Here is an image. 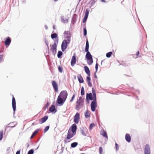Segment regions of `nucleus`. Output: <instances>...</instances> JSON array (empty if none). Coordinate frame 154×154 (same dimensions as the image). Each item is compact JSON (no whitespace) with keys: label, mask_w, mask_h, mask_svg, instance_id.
<instances>
[{"label":"nucleus","mask_w":154,"mask_h":154,"mask_svg":"<svg viewBox=\"0 0 154 154\" xmlns=\"http://www.w3.org/2000/svg\"><path fill=\"white\" fill-rule=\"evenodd\" d=\"M75 134V133L73 132L72 131H71L70 129H69L67 133V137L65 138L64 140V143H66L69 142V140Z\"/></svg>","instance_id":"obj_1"},{"label":"nucleus","mask_w":154,"mask_h":154,"mask_svg":"<svg viewBox=\"0 0 154 154\" xmlns=\"http://www.w3.org/2000/svg\"><path fill=\"white\" fill-rule=\"evenodd\" d=\"M84 98L82 97H80L79 99L76 102V105L75 106V109L77 110H79L80 108V107L82 106L83 105Z\"/></svg>","instance_id":"obj_2"},{"label":"nucleus","mask_w":154,"mask_h":154,"mask_svg":"<svg viewBox=\"0 0 154 154\" xmlns=\"http://www.w3.org/2000/svg\"><path fill=\"white\" fill-rule=\"evenodd\" d=\"M92 94L91 93L89 94L87 93L86 94V99H88L90 100H94V95H95V97L96 98V95L95 92V91L94 88L92 89Z\"/></svg>","instance_id":"obj_3"},{"label":"nucleus","mask_w":154,"mask_h":154,"mask_svg":"<svg viewBox=\"0 0 154 154\" xmlns=\"http://www.w3.org/2000/svg\"><path fill=\"white\" fill-rule=\"evenodd\" d=\"M70 40H64L61 45V49L62 51H64L67 48V45L70 43Z\"/></svg>","instance_id":"obj_4"},{"label":"nucleus","mask_w":154,"mask_h":154,"mask_svg":"<svg viewBox=\"0 0 154 154\" xmlns=\"http://www.w3.org/2000/svg\"><path fill=\"white\" fill-rule=\"evenodd\" d=\"M58 38H57L56 39V41L52 45H50L51 47L50 50L54 54H55L57 51V44L58 43Z\"/></svg>","instance_id":"obj_5"},{"label":"nucleus","mask_w":154,"mask_h":154,"mask_svg":"<svg viewBox=\"0 0 154 154\" xmlns=\"http://www.w3.org/2000/svg\"><path fill=\"white\" fill-rule=\"evenodd\" d=\"M94 100L91 102V110L93 112L95 110L96 108L97 107L96 98L95 97V95H94Z\"/></svg>","instance_id":"obj_6"},{"label":"nucleus","mask_w":154,"mask_h":154,"mask_svg":"<svg viewBox=\"0 0 154 154\" xmlns=\"http://www.w3.org/2000/svg\"><path fill=\"white\" fill-rule=\"evenodd\" d=\"M67 95L68 94L67 92L66 91H62L60 92L59 96H60V97L63 98L64 102H65L66 98H67Z\"/></svg>","instance_id":"obj_7"},{"label":"nucleus","mask_w":154,"mask_h":154,"mask_svg":"<svg viewBox=\"0 0 154 154\" xmlns=\"http://www.w3.org/2000/svg\"><path fill=\"white\" fill-rule=\"evenodd\" d=\"M80 114L77 112L75 115L74 117V121L76 124H78L79 122L80 119Z\"/></svg>","instance_id":"obj_8"},{"label":"nucleus","mask_w":154,"mask_h":154,"mask_svg":"<svg viewBox=\"0 0 154 154\" xmlns=\"http://www.w3.org/2000/svg\"><path fill=\"white\" fill-rule=\"evenodd\" d=\"M145 154H150V149L149 145L148 144H146L145 146L144 149Z\"/></svg>","instance_id":"obj_9"},{"label":"nucleus","mask_w":154,"mask_h":154,"mask_svg":"<svg viewBox=\"0 0 154 154\" xmlns=\"http://www.w3.org/2000/svg\"><path fill=\"white\" fill-rule=\"evenodd\" d=\"M52 85L55 91L57 92L58 91V85L55 81H53L52 82Z\"/></svg>","instance_id":"obj_10"},{"label":"nucleus","mask_w":154,"mask_h":154,"mask_svg":"<svg viewBox=\"0 0 154 154\" xmlns=\"http://www.w3.org/2000/svg\"><path fill=\"white\" fill-rule=\"evenodd\" d=\"M48 116H45L41 119H39V123L40 124H42L45 122L48 119Z\"/></svg>","instance_id":"obj_11"},{"label":"nucleus","mask_w":154,"mask_h":154,"mask_svg":"<svg viewBox=\"0 0 154 154\" xmlns=\"http://www.w3.org/2000/svg\"><path fill=\"white\" fill-rule=\"evenodd\" d=\"M65 35L66 37V38L68 40H70L71 37V34L70 32L69 31H66L64 32Z\"/></svg>","instance_id":"obj_12"},{"label":"nucleus","mask_w":154,"mask_h":154,"mask_svg":"<svg viewBox=\"0 0 154 154\" xmlns=\"http://www.w3.org/2000/svg\"><path fill=\"white\" fill-rule=\"evenodd\" d=\"M57 101L58 104L62 105L64 102L63 98L60 97L59 96L58 97Z\"/></svg>","instance_id":"obj_13"},{"label":"nucleus","mask_w":154,"mask_h":154,"mask_svg":"<svg viewBox=\"0 0 154 154\" xmlns=\"http://www.w3.org/2000/svg\"><path fill=\"white\" fill-rule=\"evenodd\" d=\"M16 101L14 97L13 96L12 100V105L14 111H15L16 109Z\"/></svg>","instance_id":"obj_14"},{"label":"nucleus","mask_w":154,"mask_h":154,"mask_svg":"<svg viewBox=\"0 0 154 154\" xmlns=\"http://www.w3.org/2000/svg\"><path fill=\"white\" fill-rule=\"evenodd\" d=\"M76 62V57L75 55L73 56L72 58L71 61V65L72 66H73L75 64Z\"/></svg>","instance_id":"obj_15"},{"label":"nucleus","mask_w":154,"mask_h":154,"mask_svg":"<svg viewBox=\"0 0 154 154\" xmlns=\"http://www.w3.org/2000/svg\"><path fill=\"white\" fill-rule=\"evenodd\" d=\"M77 129V127L76 125L75 124H73L71 126V131H72L73 132L75 133Z\"/></svg>","instance_id":"obj_16"},{"label":"nucleus","mask_w":154,"mask_h":154,"mask_svg":"<svg viewBox=\"0 0 154 154\" xmlns=\"http://www.w3.org/2000/svg\"><path fill=\"white\" fill-rule=\"evenodd\" d=\"M125 139L128 142H130L131 141V137L130 135L128 134H126L125 136Z\"/></svg>","instance_id":"obj_17"},{"label":"nucleus","mask_w":154,"mask_h":154,"mask_svg":"<svg viewBox=\"0 0 154 154\" xmlns=\"http://www.w3.org/2000/svg\"><path fill=\"white\" fill-rule=\"evenodd\" d=\"M11 42V39L9 37H8L7 39L5 41V45L8 46Z\"/></svg>","instance_id":"obj_18"},{"label":"nucleus","mask_w":154,"mask_h":154,"mask_svg":"<svg viewBox=\"0 0 154 154\" xmlns=\"http://www.w3.org/2000/svg\"><path fill=\"white\" fill-rule=\"evenodd\" d=\"M84 69L86 73L90 76V72L89 68L87 66H85Z\"/></svg>","instance_id":"obj_19"},{"label":"nucleus","mask_w":154,"mask_h":154,"mask_svg":"<svg viewBox=\"0 0 154 154\" xmlns=\"http://www.w3.org/2000/svg\"><path fill=\"white\" fill-rule=\"evenodd\" d=\"M100 134L103 136L108 139V136L106 132L104 130H103L102 131Z\"/></svg>","instance_id":"obj_20"},{"label":"nucleus","mask_w":154,"mask_h":154,"mask_svg":"<svg viewBox=\"0 0 154 154\" xmlns=\"http://www.w3.org/2000/svg\"><path fill=\"white\" fill-rule=\"evenodd\" d=\"M78 80L80 83H83L84 82L83 79L81 75L77 76Z\"/></svg>","instance_id":"obj_21"},{"label":"nucleus","mask_w":154,"mask_h":154,"mask_svg":"<svg viewBox=\"0 0 154 154\" xmlns=\"http://www.w3.org/2000/svg\"><path fill=\"white\" fill-rule=\"evenodd\" d=\"M87 53L86 55V58L87 59H90V58H92V57L91 54H90L89 52L88 51L86 52Z\"/></svg>","instance_id":"obj_22"},{"label":"nucleus","mask_w":154,"mask_h":154,"mask_svg":"<svg viewBox=\"0 0 154 154\" xmlns=\"http://www.w3.org/2000/svg\"><path fill=\"white\" fill-rule=\"evenodd\" d=\"M55 110V106L54 105H52L49 108V111L51 112H54Z\"/></svg>","instance_id":"obj_23"},{"label":"nucleus","mask_w":154,"mask_h":154,"mask_svg":"<svg viewBox=\"0 0 154 154\" xmlns=\"http://www.w3.org/2000/svg\"><path fill=\"white\" fill-rule=\"evenodd\" d=\"M89 49V43L88 40L86 41V45L85 48V52H87L88 51Z\"/></svg>","instance_id":"obj_24"},{"label":"nucleus","mask_w":154,"mask_h":154,"mask_svg":"<svg viewBox=\"0 0 154 154\" xmlns=\"http://www.w3.org/2000/svg\"><path fill=\"white\" fill-rule=\"evenodd\" d=\"M87 63L89 65H91L93 62V60L92 58H90V59H87Z\"/></svg>","instance_id":"obj_25"},{"label":"nucleus","mask_w":154,"mask_h":154,"mask_svg":"<svg viewBox=\"0 0 154 154\" xmlns=\"http://www.w3.org/2000/svg\"><path fill=\"white\" fill-rule=\"evenodd\" d=\"M85 116L86 118H88L90 116V115L88 111L87 110L85 114Z\"/></svg>","instance_id":"obj_26"},{"label":"nucleus","mask_w":154,"mask_h":154,"mask_svg":"<svg viewBox=\"0 0 154 154\" xmlns=\"http://www.w3.org/2000/svg\"><path fill=\"white\" fill-rule=\"evenodd\" d=\"M78 144L77 142H75L72 143L71 145V147L74 148L76 147Z\"/></svg>","instance_id":"obj_27"},{"label":"nucleus","mask_w":154,"mask_h":154,"mask_svg":"<svg viewBox=\"0 0 154 154\" xmlns=\"http://www.w3.org/2000/svg\"><path fill=\"white\" fill-rule=\"evenodd\" d=\"M89 13V11L88 9H86L85 11L84 17L88 18V14Z\"/></svg>","instance_id":"obj_28"},{"label":"nucleus","mask_w":154,"mask_h":154,"mask_svg":"<svg viewBox=\"0 0 154 154\" xmlns=\"http://www.w3.org/2000/svg\"><path fill=\"white\" fill-rule=\"evenodd\" d=\"M57 35L56 33L52 34L51 35V38L53 39H54V38H57Z\"/></svg>","instance_id":"obj_29"},{"label":"nucleus","mask_w":154,"mask_h":154,"mask_svg":"<svg viewBox=\"0 0 154 154\" xmlns=\"http://www.w3.org/2000/svg\"><path fill=\"white\" fill-rule=\"evenodd\" d=\"M38 130H36L34 131L30 137L31 139H32L38 132Z\"/></svg>","instance_id":"obj_30"},{"label":"nucleus","mask_w":154,"mask_h":154,"mask_svg":"<svg viewBox=\"0 0 154 154\" xmlns=\"http://www.w3.org/2000/svg\"><path fill=\"white\" fill-rule=\"evenodd\" d=\"M95 126V125L94 123H92L89 126V129L91 130Z\"/></svg>","instance_id":"obj_31"},{"label":"nucleus","mask_w":154,"mask_h":154,"mask_svg":"<svg viewBox=\"0 0 154 154\" xmlns=\"http://www.w3.org/2000/svg\"><path fill=\"white\" fill-rule=\"evenodd\" d=\"M81 94L82 95H84L85 94V90L83 86L81 88Z\"/></svg>","instance_id":"obj_32"},{"label":"nucleus","mask_w":154,"mask_h":154,"mask_svg":"<svg viewBox=\"0 0 154 154\" xmlns=\"http://www.w3.org/2000/svg\"><path fill=\"white\" fill-rule=\"evenodd\" d=\"M112 52H109L108 53H107L106 54V56L107 57H109L111 56V55H112Z\"/></svg>","instance_id":"obj_33"},{"label":"nucleus","mask_w":154,"mask_h":154,"mask_svg":"<svg viewBox=\"0 0 154 154\" xmlns=\"http://www.w3.org/2000/svg\"><path fill=\"white\" fill-rule=\"evenodd\" d=\"M63 53L61 51H59L58 53L57 57L58 58H60V56L62 55Z\"/></svg>","instance_id":"obj_34"},{"label":"nucleus","mask_w":154,"mask_h":154,"mask_svg":"<svg viewBox=\"0 0 154 154\" xmlns=\"http://www.w3.org/2000/svg\"><path fill=\"white\" fill-rule=\"evenodd\" d=\"M49 126H47L45 128L44 130V133H45L49 129Z\"/></svg>","instance_id":"obj_35"},{"label":"nucleus","mask_w":154,"mask_h":154,"mask_svg":"<svg viewBox=\"0 0 154 154\" xmlns=\"http://www.w3.org/2000/svg\"><path fill=\"white\" fill-rule=\"evenodd\" d=\"M33 149H31L28 151L27 154H33Z\"/></svg>","instance_id":"obj_36"},{"label":"nucleus","mask_w":154,"mask_h":154,"mask_svg":"<svg viewBox=\"0 0 154 154\" xmlns=\"http://www.w3.org/2000/svg\"><path fill=\"white\" fill-rule=\"evenodd\" d=\"M58 69L59 71L60 72H63V69L60 66H59L58 67Z\"/></svg>","instance_id":"obj_37"},{"label":"nucleus","mask_w":154,"mask_h":154,"mask_svg":"<svg viewBox=\"0 0 154 154\" xmlns=\"http://www.w3.org/2000/svg\"><path fill=\"white\" fill-rule=\"evenodd\" d=\"M3 131H0V140H2L3 137Z\"/></svg>","instance_id":"obj_38"},{"label":"nucleus","mask_w":154,"mask_h":154,"mask_svg":"<svg viewBox=\"0 0 154 154\" xmlns=\"http://www.w3.org/2000/svg\"><path fill=\"white\" fill-rule=\"evenodd\" d=\"M99 153L100 154H102L103 148L101 147H100L99 148Z\"/></svg>","instance_id":"obj_39"},{"label":"nucleus","mask_w":154,"mask_h":154,"mask_svg":"<svg viewBox=\"0 0 154 154\" xmlns=\"http://www.w3.org/2000/svg\"><path fill=\"white\" fill-rule=\"evenodd\" d=\"M75 94H74L73 95V96L71 99V100L70 101V102H72L74 100V99H75Z\"/></svg>","instance_id":"obj_40"},{"label":"nucleus","mask_w":154,"mask_h":154,"mask_svg":"<svg viewBox=\"0 0 154 154\" xmlns=\"http://www.w3.org/2000/svg\"><path fill=\"white\" fill-rule=\"evenodd\" d=\"M84 31V34L85 36H86L87 34V30L86 29V28H84L83 29Z\"/></svg>","instance_id":"obj_41"},{"label":"nucleus","mask_w":154,"mask_h":154,"mask_svg":"<svg viewBox=\"0 0 154 154\" xmlns=\"http://www.w3.org/2000/svg\"><path fill=\"white\" fill-rule=\"evenodd\" d=\"M3 55H0V63L3 61Z\"/></svg>","instance_id":"obj_42"},{"label":"nucleus","mask_w":154,"mask_h":154,"mask_svg":"<svg viewBox=\"0 0 154 154\" xmlns=\"http://www.w3.org/2000/svg\"><path fill=\"white\" fill-rule=\"evenodd\" d=\"M139 54V52L138 51L136 53V57H134L136 58H137L138 57V55Z\"/></svg>","instance_id":"obj_43"},{"label":"nucleus","mask_w":154,"mask_h":154,"mask_svg":"<svg viewBox=\"0 0 154 154\" xmlns=\"http://www.w3.org/2000/svg\"><path fill=\"white\" fill-rule=\"evenodd\" d=\"M98 68V64L97 63H96V65H95V69H96V72H97V69Z\"/></svg>","instance_id":"obj_44"},{"label":"nucleus","mask_w":154,"mask_h":154,"mask_svg":"<svg viewBox=\"0 0 154 154\" xmlns=\"http://www.w3.org/2000/svg\"><path fill=\"white\" fill-rule=\"evenodd\" d=\"M62 22L63 23H65L66 22H67L68 21V20L66 19H62Z\"/></svg>","instance_id":"obj_45"},{"label":"nucleus","mask_w":154,"mask_h":154,"mask_svg":"<svg viewBox=\"0 0 154 154\" xmlns=\"http://www.w3.org/2000/svg\"><path fill=\"white\" fill-rule=\"evenodd\" d=\"M88 85L90 87H91L92 86V84L90 82H88Z\"/></svg>","instance_id":"obj_46"},{"label":"nucleus","mask_w":154,"mask_h":154,"mask_svg":"<svg viewBox=\"0 0 154 154\" xmlns=\"http://www.w3.org/2000/svg\"><path fill=\"white\" fill-rule=\"evenodd\" d=\"M97 1V0H92V2H91L92 5L94 4Z\"/></svg>","instance_id":"obj_47"},{"label":"nucleus","mask_w":154,"mask_h":154,"mask_svg":"<svg viewBox=\"0 0 154 154\" xmlns=\"http://www.w3.org/2000/svg\"><path fill=\"white\" fill-rule=\"evenodd\" d=\"M87 80L88 82H90L91 80V78L89 76H88L87 77Z\"/></svg>","instance_id":"obj_48"},{"label":"nucleus","mask_w":154,"mask_h":154,"mask_svg":"<svg viewBox=\"0 0 154 154\" xmlns=\"http://www.w3.org/2000/svg\"><path fill=\"white\" fill-rule=\"evenodd\" d=\"M87 19V18H85L84 17L83 20V22L84 23H85Z\"/></svg>","instance_id":"obj_49"},{"label":"nucleus","mask_w":154,"mask_h":154,"mask_svg":"<svg viewBox=\"0 0 154 154\" xmlns=\"http://www.w3.org/2000/svg\"><path fill=\"white\" fill-rule=\"evenodd\" d=\"M115 145H116V150H118V149H119L118 147V145L117 143H116Z\"/></svg>","instance_id":"obj_50"},{"label":"nucleus","mask_w":154,"mask_h":154,"mask_svg":"<svg viewBox=\"0 0 154 154\" xmlns=\"http://www.w3.org/2000/svg\"><path fill=\"white\" fill-rule=\"evenodd\" d=\"M16 154H19V150L17 151Z\"/></svg>","instance_id":"obj_51"},{"label":"nucleus","mask_w":154,"mask_h":154,"mask_svg":"<svg viewBox=\"0 0 154 154\" xmlns=\"http://www.w3.org/2000/svg\"><path fill=\"white\" fill-rule=\"evenodd\" d=\"M101 1L102 2H105L106 1L104 0H101Z\"/></svg>","instance_id":"obj_52"},{"label":"nucleus","mask_w":154,"mask_h":154,"mask_svg":"<svg viewBox=\"0 0 154 154\" xmlns=\"http://www.w3.org/2000/svg\"><path fill=\"white\" fill-rule=\"evenodd\" d=\"M55 2H57V1H58V0H53Z\"/></svg>","instance_id":"obj_53"},{"label":"nucleus","mask_w":154,"mask_h":154,"mask_svg":"<svg viewBox=\"0 0 154 154\" xmlns=\"http://www.w3.org/2000/svg\"><path fill=\"white\" fill-rule=\"evenodd\" d=\"M48 42H47V43H46V45H47V46H48Z\"/></svg>","instance_id":"obj_54"},{"label":"nucleus","mask_w":154,"mask_h":154,"mask_svg":"<svg viewBox=\"0 0 154 154\" xmlns=\"http://www.w3.org/2000/svg\"><path fill=\"white\" fill-rule=\"evenodd\" d=\"M53 28H54H54H55L54 26H53Z\"/></svg>","instance_id":"obj_55"},{"label":"nucleus","mask_w":154,"mask_h":154,"mask_svg":"<svg viewBox=\"0 0 154 154\" xmlns=\"http://www.w3.org/2000/svg\"><path fill=\"white\" fill-rule=\"evenodd\" d=\"M81 1V0H79V1Z\"/></svg>","instance_id":"obj_56"}]
</instances>
